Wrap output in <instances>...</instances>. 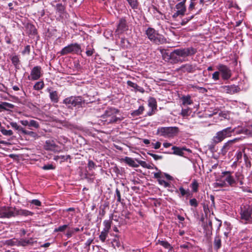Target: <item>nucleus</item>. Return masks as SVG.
Wrapping results in <instances>:
<instances>
[{
	"mask_svg": "<svg viewBox=\"0 0 252 252\" xmlns=\"http://www.w3.org/2000/svg\"><path fill=\"white\" fill-rule=\"evenodd\" d=\"M171 144L170 143H167V142H166V143H164L163 144V145L164 146V147L165 148H168L169 147H170L171 146Z\"/></svg>",
	"mask_w": 252,
	"mask_h": 252,
	"instance_id": "obj_64",
	"label": "nucleus"
},
{
	"mask_svg": "<svg viewBox=\"0 0 252 252\" xmlns=\"http://www.w3.org/2000/svg\"><path fill=\"white\" fill-rule=\"evenodd\" d=\"M127 84L128 86L132 88H133L135 89H137V88H139V87L136 83H134L130 81H127Z\"/></svg>",
	"mask_w": 252,
	"mask_h": 252,
	"instance_id": "obj_47",
	"label": "nucleus"
},
{
	"mask_svg": "<svg viewBox=\"0 0 252 252\" xmlns=\"http://www.w3.org/2000/svg\"><path fill=\"white\" fill-rule=\"evenodd\" d=\"M156 244H160L164 248L168 249L169 251H171L172 249V247L170 245V244L168 242L165 241H161L158 240V242L156 243Z\"/></svg>",
	"mask_w": 252,
	"mask_h": 252,
	"instance_id": "obj_26",
	"label": "nucleus"
},
{
	"mask_svg": "<svg viewBox=\"0 0 252 252\" xmlns=\"http://www.w3.org/2000/svg\"><path fill=\"white\" fill-rule=\"evenodd\" d=\"M172 149L173 150V154L174 155H178L182 156L184 154V151H189V149H186V148H180L176 146H173L172 148Z\"/></svg>",
	"mask_w": 252,
	"mask_h": 252,
	"instance_id": "obj_20",
	"label": "nucleus"
},
{
	"mask_svg": "<svg viewBox=\"0 0 252 252\" xmlns=\"http://www.w3.org/2000/svg\"><path fill=\"white\" fill-rule=\"evenodd\" d=\"M33 240L32 238L22 239L20 240H14L11 241L12 245H16L18 246H26L28 245H32L33 244Z\"/></svg>",
	"mask_w": 252,
	"mask_h": 252,
	"instance_id": "obj_12",
	"label": "nucleus"
},
{
	"mask_svg": "<svg viewBox=\"0 0 252 252\" xmlns=\"http://www.w3.org/2000/svg\"><path fill=\"white\" fill-rule=\"evenodd\" d=\"M217 68L221 74L222 78L223 80H228L231 76V71L226 65L219 64L217 66Z\"/></svg>",
	"mask_w": 252,
	"mask_h": 252,
	"instance_id": "obj_9",
	"label": "nucleus"
},
{
	"mask_svg": "<svg viewBox=\"0 0 252 252\" xmlns=\"http://www.w3.org/2000/svg\"><path fill=\"white\" fill-rule=\"evenodd\" d=\"M219 113V115L220 117H221L224 119H227L228 116V112H219V111L217 110H214L213 113H206V115L209 117H212L214 115L217 114Z\"/></svg>",
	"mask_w": 252,
	"mask_h": 252,
	"instance_id": "obj_22",
	"label": "nucleus"
},
{
	"mask_svg": "<svg viewBox=\"0 0 252 252\" xmlns=\"http://www.w3.org/2000/svg\"><path fill=\"white\" fill-rule=\"evenodd\" d=\"M68 227L67 224H64L54 229V232H63Z\"/></svg>",
	"mask_w": 252,
	"mask_h": 252,
	"instance_id": "obj_41",
	"label": "nucleus"
},
{
	"mask_svg": "<svg viewBox=\"0 0 252 252\" xmlns=\"http://www.w3.org/2000/svg\"><path fill=\"white\" fill-rule=\"evenodd\" d=\"M191 113V109L189 108H187L186 109H182L181 115L184 117H187L189 116Z\"/></svg>",
	"mask_w": 252,
	"mask_h": 252,
	"instance_id": "obj_35",
	"label": "nucleus"
},
{
	"mask_svg": "<svg viewBox=\"0 0 252 252\" xmlns=\"http://www.w3.org/2000/svg\"><path fill=\"white\" fill-rule=\"evenodd\" d=\"M126 1L132 9L137 8L138 4L137 0H126Z\"/></svg>",
	"mask_w": 252,
	"mask_h": 252,
	"instance_id": "obj_32",
	"label": "nucleus"
},
{
	"mask_svg": "<svg viewBox=\"0 0 252 252\" xmlns=\"http://www.w3.org/2000/svg\"><path fill=\"white\" fill-rule=\"evenodd\" d=\"M56 10L60 14H62L64 12L65 7L62 4L58 3L56 5Z\"/></svg>",
	"mask_w": 252,
	"mask_h": 252,
	"instance_id": "obj_36",
	"label": "nucleus"
},
{
	"mask_svg": "<svg viewBox=\"0 0 252 252\" xmlns=\"http://www.w3.org/2000/svg\"><path fill=\"white\" fill-rule=\"evenodd\" d=\"M104 230H105L106 231H109L110 227H111V221L105 220L104 221Z\"/></svg>",
	"mask_w": 252,
	"mask_h": 252,
	"instance_id": "obj_38",
	"label": "nucleus"
},
{
	"mask_svg": "<svg viewBox=\"0 0 252 252\" xmlns=\"http://www.w3.org/2000/svg\"><path fill=\"white\" fill-rule=\"evenodd\" d=\"M74 233V231L73 230H68L67 231V232L66 233V236L68 237V238H69L70 237L72 234Z\"/></svg>",
	"mask_w": 252,
	"mask_h": 252,
	"instance_id": "obj_62",
	"label": "nucleus"
},
{
	"mask_svg": "<svg viewBox=\"0 0 252 252\" xmlns=\"http://www.w3.org/2000/svg\"><path fill=\"white\" fill-rule=\"evenodd\" d=\"M12 212L8 207H0V218H8Z\"/></svg>",
	"mask_w": 252,
	"mask_h": 252,
	"instance_id": "obj_17",
	"label": "nucleus"
},
{
	"mask_svg": "<svg viewBox=\"0 0 252 252\" xmlns=\"http://www.w3.org/2000/svg\"><path fill=\"white\" fill-rule=\"evenodd\" d=\"M224 89L227 93L233 94L238 91L239 88L235 85H231L224 87Z\"/></svg>",
	"mask_w": 252,
	"mask_h": 252,
	"instance_id": "obj_21",
	"label": "nucleus"
},
{
	"mask_svg": "<svg viewBox=\"0 0 252 252\" xmlns=\"http://www.w3.org/2000/svg\"><path fill=\"white\" fill-rule=\"evenodd\" d=\"M57 146L55 142L53 140H48L46 141L44 145V148L46 150L55 151Z\"/></svg>",
	"mask_w": 252,
	"mask_h": 252,
	"instance_id": "obj_19",
	"label": "nucleus"
},
{
	"mask_svg": "<svg viewBox=\"0 0 252 252\" xmlns=\"http://www.w3.org/2000/svg\"><path fill=\"white\" fill-rule=\"evenodd\" d=\"M94 53V49H89L87 50L86 53V55L88 56H92Z\"/></svg>",
	"mask_w": 252,
	"mask_h": 252,
	"instance_id": "obj_56",
	"label": "nucleus"
},
{
	"mask_svg": "<svg viewBox=\"0 0 252 252\" xmlns=\"http://www.w3.org/2000/svg\"><path fill=\"white\" fill-rule=\"evenodd\" d=\"M116 193L117 197V201L120 202L121 200L120 192L118 189H117L116 190Z\"/></svg>",
	"mask_w": 252,
	"mask_h": 252,
	"instance_id": "obj_59",
	"label": "nucleus"
},
{
	"mask_svg": "<svg viewBox=\"0 0 252 252\" xmlns=\"http://www.w3.org/2000/svg\"><path fill=\"white\" fill-rule=\"evenodd\" d=\"M88 166L90 170L94 169L95 167V163L92 160H89L88 164Z\"/></svg>",
	"mask_w": 252,
	"mask_h": 252,
	"instance_id": "obj_49",
	"label": "nucleus"
},
{
	"mask_svg": "<svg viewBox=\"0 0 252 252\" xmlns=\"http://www.w3.org/2000/svg\"><path fill=\"white\" fill-rule=\"evenodd\" d=\"M154 159L158 160L162 158V156L152 153H148Z\"/></svg>",
	"mask_w": 252,
	"mask_h": 252,
	"instance_id": "obj_53",
	"label": "nucleus"
},
{
	"mask_svg": "<svg viewBox=\"0 0 252 252\" xmlns=\"http://www.w3.org/2000/svg\"><path fill=\"white\" fill-rule=\"evenodd\" d=\"M138 165H140L143 167L146 168L148 165V163H147L144 161L139 160V161H138Z\"/></svg>",
	"mask_w": 252,
	"mask_h": 252,
	"instance_id": "obj_57",
	"label": "nucleus"
},
{
	"mask_svg": "<svg viewBox=\"0 0 252 252\" xmlns=\"http://www.w3.org/2000/svg\"><path fill=\"white\" fill-rule=\"evenodd\" d=\"M191 188L192 190L194 192H196L198 190V184L196 180H194L191 183Z\"/></svg>",
	"mask_w": 252,
	"mask_h": 252,
	"instance_id": "obj_44",
	"label": "nucleus"
},
{
	"mask_svg": "<svg viewBox=\"0 0 252 252\" xmlns=\"http://www.w3.org/2000/svg\"><path fill=\"white\" fill-rule=\"evenodd\" d=\"M20 122L22 125L24 126H29V121L28 120H21Z\"/></svg>",
	"mask_w": 252,
	"mask_h": 252,
	"instance_id": "obj_60",
	"label": "nucleus"
},
{
	"mask_svg": "<svg viewBox=\"0 0 252 252\" xmlns=\"http://www.w3.org/2000/svg\"><path fill=\"white\" fill-rule=\"evenodd\" d=\"M41 75V67L36 66L32 68L28 78L29 80L35 81L39 79Z\"/></svg>",
	"mask_w": 252,
	"mask_h": 252,
	"instance_id": "obj_10",
	"label": "nucleus"
},
{
	"mask_svg": "<svg viewBox=\"0 0 252 252\" xmlns=\"http://www.w3.org/2000/svg\"><path fill=\"white\" fill-rule=\"evenodd\" d=\"M196 52V49L192 47L177 49L174 50L170 55H168V53H165L164 50L161 51L162 56L164 59L166 58V55L167 57V59L171 58L172 59H174L177 62L180 61L181 60L175 56L185 58L189 56L193 55L195 54Z\"/></svg>",
	"mask_w": 252,
	"mask_h": 252,
	"instance_id": "obj_1",
	"label": "nucleus"
},
{
	"mask_svg": "<svg viewBox=\"0 0 252 252\" xmlns=\"http://www.w3.org/2000/svg\"><path fill=\"white\" fill-rule=\"evenodd\" d=\"M196 65L195 64L187 63L182 65L177 70L183 73H192L196 70Z\"/></svg>",
	"mask_w": 252,
	"mask_h": 252,
	"instance_id": "obj_13",
	"label": "nucleus"
},
{
	"mask_svg": "<svg viewBox=\"0 0 252 252\" xmlns=\"http://www.w3.org/2000/svg\"><path fill=\"white\" fill-rule=\"evenodd\" d=\"M119 113V110L114 108H109L105 111L101 116L103 121L107 123L116 122L119 119L116 115Z\"/></svg>",
	"mask_w": 252,
	"mask_h": 252,
	"instance_id": "obj_3",
	"label": "nucleus"
},
{
	"mask_svg": "<svg viewBox=\"0 0 252 252\" xmlns=\"http://www.w3.org/2000/svg\"><path fill=\"white\" fill-rule=\"evenodd\" d=\"M227 183L223 180V179H221V176H220V180H217L216 182L214 184V187L215 188H222L227 187Z\"/></svg>",
	"mask_w": 252,
	"mask_h": 252,
	"instance_id": "obj_24",
	"label": "nucleus"
},
{
	"mask_svg": "<svg viewBox=\"0 0 252 252\" xmlns=\"http://www.w3.org/2000/svg\"><path fill=\"white\" fill-rule=\"evenodd\" d=\"M179 190L181 192L182 196H184L187 193L186 191L182 187L179 188Z\"/></svg>",
	"mask_w": 252,
	"mask_h": 252,
	"instance_id": "obj_61",
	"label": "nucleus"
},
{
	"mask_svg": "<svg viewBox=\"0 0 252 252\" xmlns=\"http://www.w3.org/2000/svg\"><path fill=\"white\" fill-rule=\"evenodd\" d=\"M234 129H235L234 132L237 134H245V127L242 128L241 127H238L237 128L235 127Z\"/></svg>",
	"mask_w": 252,
	"mask_h": 252,
	"instance_id": "obj_42",
	"label": "nucleus"
},
{
	"mask_svg": "<svg viewBox=\"0 0 252 252\" xmlns=\"http://www.w3.org/2000/svg\"><path fill=\"white\" fill-rule=\"evenodd\" d=\"M245 134L252 135V126H248L245 127Z\"/></svg>",
	"mask_w": 252,
	"mask_h": 252,
	"instance_id": "obj_45",
	"label": "nucleus"
},
{
	"mask_svg": "<svg viewBox=\"0 0 252 252\" xmlns=\"http://www.w3.org/2000/svg\"><path fill=\"white\" fill-rule=\"evenodd\" d=\"M55 167L52 164L45 165L42 167V169L44 170H51L54 169Z\"/></svg>",
	"mask_w": 252,
	"mask_h": 252,
	"instance_id": "obj_52",
	"label": "nucleus"
},
{
	"mask_svg": "<svg viewBox=\"0 0 252 252\" xmlns=\"http://www.w3.org/2000/svg\"><path fill=\"white\" fill-rule=\"evenodd\" d=\"M11 60H12V63H14V65L17 64L19 61V58H18V56H13L12 57Z\"/></svg>",
	"mask_w": 252,
	"mask_h": 252,
	"instance_id": "obj_54",
	"label": "nucleus"
},
{
	"mask_svg": "<svg viewBox=\"0 0 252 252\" xmlns=\"http://www.w3.org/2000/svg\"><path fill=\"white\" fill-rule=\"evenodd\" d=\"M81 46L77 43L71 44L64 47L60 52L61 55L68 54H79L81 53Z\"/></svg>",
	"mask_w": 252,
	"mask_h": 252,
	"instance_id": "obj_8",
	"label": "nucleus"
},
{
	"mask_svg": "<svg viewBox=\"0 0 252 252\" xmlns=\"http://www.w3.org/2000/svg\"><path fill=\"white\" fill-rule=\"evenodd\" d=\"M193 18V16H191L189 17L184 18L182 22L181 25L184 26L186 24H187L192 18Z\"/></svg>",
	"mask_w": 252,
	"mask_h": 252,
	"instance_id": "obj_48",
	"label": "nucleus"
},
{
	"mask_svg": "<svg viewBox=\"0 0 252 252\" xmlns=\"http://www.w3.org/2000/svg\"><path fill=\"white\" fill-rule=\"evenodd\" d=\"M158 181L159 184L165 187H167L169 186V183L164 181V180L159 179Z\"/></svg>",
	"mask_w": 252,
	"mask_h": 252,
	"instance_id": "obj_51",
	"label": "nucleus"
},
{
	"mask_svg": "<svg viewBox=\"0 0 252 252\" xmlns=\"http://www.w3.org/2000/svg\"><path fill=\"white\" fill-rule=\"evenodd\" d=\"M127 30V26L126 25V21L125 19L120 20L116 32L118 34H120Z\"/></svg>",
	"mask_w": 252,
	"mask_h": 252,
	"instance_id": "obj_16",
	"label": "nucleus"
},
{
	"mask_svg": "<svg viewBox=\"0 0 252 252\" xmlns=\"http://www.w3.org/2000/svg\"><path fill=\"white\" fill-rule=\"evenodd\" d=\"M29 126L33 127L34 128H37L39 127V125L38 122H37L36 121L33 120H31L29 121Z\"/></svg>",
	"mask_w": 252,
	"mask_h": 252,
	"instance_id": "obj_40",
	"label": "nucleus"
},
{
	"mask_svg": "<svg viewBox=\"0 0 252 252\" xmlns=\"http://www.w3.org/2000/svg\"><path fill=\"white\" fill-rule=\"evenodd\" d=\"M50 98L52 101L56 103L57 102L59 99L57 92L56 91H52L50 92Z\"/></svg>",
	"mask_w": 252,
	"mask_h": 252,
	"instance_id": "obj_29",
	"label": "nucleus"
},
{
	"mask_svg": "<svg viewBox=\"0 0 252 252\" xmlns=\"http://www.w3.org/2000/svg\"><path fill=\"white\" fill-rule=\"evenodd\" d=\"M6 107L12 108L13 105L7 102H3L2 104H0V109L5 110Z\"/></svg>",
	"mask_w": 252,
	"mask_h": 252,
	"instance_id": "obj_37",
	"label": "nucleus"
},
{
	"mask_svg": "<svg viewBox=\"0 0 252 252\" xmlns=\"http://www.w3.org/2000/svg\"><path fill=\"white\" fill-rule=\"evenodd\" d=\"M189 203L191 206H194V207H197L198 205L197 200L195 198L191 199L189 200Z\"/></svg>",
	"mask_w": 252,
	"mask_h": 252,
	"instance_id": "obj_50",
	"label": "nucleus"
},
{
	"mask_svg": "<svg viewBox=\"0 0 252 252\" xmlns=\"http://www.w3.org/2000/svg\"><path fill=\"white\" fill-rule=\"evenodd\" d=\"M21 132L23 133L26 134V135H28L34 139H36L38 137L37 133H36L35 132H34L33 131H28L25 129H21Z\"/></svg>",
	"mask_w": 252,
	"mask_h": 252,
	"instance_id": "obj_30",
	"label": "nucleus"
},
{
	"mask_svg": "<svg viewBox=\"0 0 252 252\" xmlns=\"http://www.w3.org/2000/svg\"><path fill=\"white\" fill-rule=\"evenodd\" d=\"M108 232V231H106L105 230H104L101 232V233L99 235V238L102 242L105 241V240L106 238Z\"/></svg>",
	"mask_w": 252,
	"mask_h": 252,
	"instance_id": "obj_39",
	"label": "nucleus"
},
{
	"mask_svg": "<svg viewBox=\"0 0 252 252\" xmlns=\"http://www.w3.org/2000/svg\"><path fill=\"white\" fill-rule=\"evenodd\" d=\"M240 219L244 223L252 222V207L250 206H244L241 208L240 212Z\"/></svg>",
	"mask_w": 252,
	"mask_h": 252,
	"instance_id": "obj_7",
	"label": "nucleus"
},
{
	"mask_svg": "<svg viewBox=\"0 0 252 252\" xmlns=\"http://www.w3.org/2000/svg\"><path fill=\"white\" fill-rule=\"evenodd\" d=\"M44 84L43 81L36 82L33 86V89L35 90H40L43 88Z\"/></svg>",
	"mask_w": 252,
	"mask_h": 252,
	"instance_id": "obj_33",
	"label": "nucleus"
},
{
	"mask_svg": "<svg viewBox=\"0 0 252 252\" xmlns=\"http://www.w3.org/2000/svg\"><path fill=\"white\" fill-rule=\"evenodd\" d=\"M63 103L67 107L72 108L74 107L78 108L82 107V105L84 104L85 101L80 96H72L64 99Z\"/></svg>",
	"mask_w": 252,
	"mask_h": 252,
	"instance_id": "obj_6",
	"label": "nucleus"
},
{
	"mask_svg": "<svg viewBox=\"0 0 252 252\" xmlns=\"http://www.w3.org/2000/svg\"><path fill=\"white\" fill-rule=\"evenodd\" d=\"M8 209H9V210H10L12 212V214H10V215L8 217V218H11L12 217H14L18 215L28 216L32 214L31 212L27 211L26 210H19L16 208L10 207H8Z\"/></svg>",
	"mask_w": 252,
	"mask_h": 252,
	"instance_id": "obj_14",
	"label": "nucleus"
},
{
	"mask_svg": "<svg viewBox=\"0 0 252 252\" xmlns=\"http://www.w3.org/2000/svg\"><path fill=\"white\" fill-rule=\"evenodd\" d=\"M221 179L228 184V185L233 187L236 184V181L231 175V172L229 171H225L222 173Z\"/></svg>",
	"mask_w": 252,
	"mask_h": 252,
	"instance_id": "obj_11",
	"label": "nucleus"
},
{
	"mask_svg": "<svg viewBox=\"0 0 252 252\" xmlns=\"http://www.w3.org/2000/svg\"><path fill=\"white\" fill-rule=\"evenodd\" d=\"M32 204L35 205V206H40L41 205V202L37 199L32 200L31 202Z\"/></svg>",
	"mask_w": 252,
	"mask_h": 252,
	"instance_id": "obj_55",
	"label": "nucleus"
},
{
	"mask_svg": "<svg viewBox=\"0 0 252 252\" xmlns=\"http://www.w3.org/2000/svg\"><path fill=\"white\" fill-rule=\"evenodd\" d=\"M0 131L3 135L5 136H11L13 133L11 130H6L4 127H1Z\"/></svg>",
	"mask_w": 252,
	"mask_h": 252,
	"instance_id": "obj_34",
	"label": "nucleus"
},
{
	"mask_svg": "<svg viewBox=\"0 0 252 252\" xmlns=\"http://www.w3.org/2000/svg\"><path fill=\"white\" fill-rule=\"evenodd\" d=\"M186 0H182V1L177 3L175 6L176 8L178 11V13H181L182 16L184 15L186 11Z\"/></svg>",
	"mask_w": 252,
	"mask_h": 252,
	"instance_id": "obj_18",
	"label": "nucleus"
},
{
	"mask_svg": "<svg viewBox=\"0 0 252 252\" xmlns=\"http://www.w3.org/2000/svg\"><path fill=\"white\" fill-rule=\"evenodd\" d=\"M181 99L182 100V105H190L193 103L189 95L183 96Z\"/></svg>",
	"mask_w": 252,
	"mask_h": 252,
	"instance_id": "obj_23",
	"label": "nucleus"
},
{
	"mask_svg": "<svg viewBox=\"0 0 252 252\" xmlns=\"http://www.w3.org/2000/svg\"><path fill=\"white\" fill-rule=\"evenodd\" d=\"M221 247V239L219 236L215 237L214 240V247L217 250L220 249Z\"/></svg>",
	"mask_w": 252,
	"mask_h": 252,
	"instance_id": "obj_31",
	"label": "nucleus"
},
{
	"mask_svg": "<svg viewBox=\"0 0 252 252\" xmlns=\"http://www.w3.org/2000/svg\"><path fill=\"white\" fill-rule=\"evenodd\" d=\"M11 126L16 130H20L21 131V129H24L23 127H21L16 122H11L10 123Z\"/></svg>",
	"mask_w": 252,
	"mask_h": 252,
	"instance_id": "obj_43",
	"label": "nucleus"
},
{
	"mask_svg": "<svg viewBox=\"0 0 252 252\" xmlns=\"http://www.w3.org/2000/svg\"><path fill=\"white\" fill-rule=\"evenodd\" d=\"M240 140V138H235L233 140H229L226 143H225L223 146L222 148L221 149V154L222 155H225L227 151L230 149L232 144L236 142H237Z\"/></svg>",
	"mask_w": 252,
	"mask_h": 252,
	"instance_id": "obj_15",
	"label": "nucleus"
},
{
	"mask_svg": "<svg viewBox=\"0 0 252 252\" xmlns=\"http://www.w3.org/2000/svg\"><path fill=\"white\" fill-rule=\"evenodd\" d=\"M146 33L149 39L156 44H163L166 42V39L152 28H149L146 30Z\"/></svg>",
	"mask_w": 252,
	"mask_h": 252,
	"instance_id": "obj_2",
	"label": "nucleus"
},
{
	"mask_svg": "<svg viewBox=\"0 0 252 252\" xmlns=\"http://www.w3.org/2000/svg\"><path fill=\"white\" fill-rule=\"evenodd\" d=\"M177 127H160L157 130V134L165 137H173L179 132Z\"/></svg>",
	"mask_w": 252,
	"mask_h": 252,
	"instance_id": "obj_4",
	"label": "nucleus"
},
{
	"mask_svg": "<svg viewBox=\"0 0 252 252\" xmlns=\"http://www.w3.org/2000/svg\"><path fill=\"white\" fill-rule=\"evenodd\" d=\"M30 46H29V45H27V46L25 47V50H24V51H23V52H24V53H27V52L28 53H30Z\"/></svg>",
	"mask_w": 252,
	"mask_h": 252,
	"instance_id": "obj_63",
	"label": "nucleus"
},
{
	"mask_svg": "<svg viewBox=\"0 0 252 252\" xmlns=\"http://www.w3.org/2000/svg\"><path fill=\"white\" fill-rule=\"evenodd\" d=\"M124 161L128 164L129 166L133 167H138V164L132 158L129 157H126Z\"/></svg>",
	"mask_w": 252,
	"mask_h": 252,
	"instance_id": "obj_25",
	"label": "nucleus"
},
{
	"mask_svg": "<svg viewBox=\"0 0 252 252\" xmlns=\"http://www.w3.org/2000/svg\"><path fill=\"white\" fill-rule=\"evenodd\" d=\"M154 146V148L155 149H158L160 148L161 146V143L159 142H157L156 143L152 144Z\"/></svg>",
	"mask_w": 252,
	"mask_h": 252,
	"instance_id": "obj_58",
	"label": "nucleus"
},
{
	"mask_svg": "<svg viewBox=\"0 0 252 252\" xmlns=\"http://www.w3.org/2000/svg\"><path fill=\"white\" fill-rule=\"evenodd\" d=\"M235 130V129H232L230 127H229L218 131L213 138L214 143L215 144L219 143L225 138L230 137Z\"/></svg>",
	"mask_w": 252,
	"mask_h": 252,
	"instance_id": "obj_5",
	"label": "nucleus"
},
{
	"mask_svg": "<svg viewBox=\"0 0 252 252\" xmlns=\"http://www.w3.org/2000/svg\"><path fill=\"white\" fill-rule=\"evenodd\" d=\"M144 109V107L143 106H140L138 109L133 111L131 113V115L133 117L139 116L143 113Z\"/></svg>",
	"mask_w": 252,
	"mask_h": 252,
	"instance_id": "obj_27",
	"label": "nucleus"
},
{
	"mask_svg": "<svg viewBox=\"0 0 252 252\" xmlns=\"http://www.w3.org/2000/svg\"><path fill=\"white\" fill-rule=\"evenodd\" d=\"M148 105L152 110L157 109V102L154 98L151 97L148 100Z\"/></svg>",
	"mask_w": 252,
	"mask_h": 252,
	"instance_id": "obj_28",
	"label": "nucleus"
},
{
	"mask_svg": "<svg viewBox=\"0 0 252 252\" xmlns=\"http://www.w3.org/2000/svg\"><path fill=\"white\" fill-rule=\"evenodd\" d=\"M220 72L219 71H215L213 74H212V79L214 81H217L219 80L220 79Z\"/></svg>",
	"mask_w": 252,
	"mask_h": 252,
	"instance_id": "obj_46",
	"label": "nucleus"
}]
</instances>
